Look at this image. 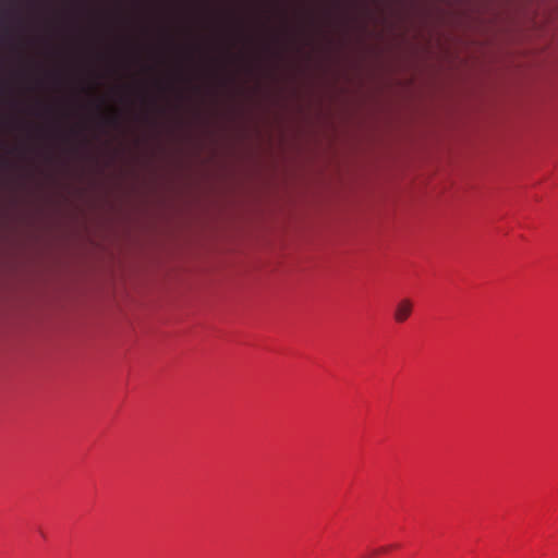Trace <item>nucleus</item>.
I'll list each match as a JSON object with an SVG mask.
<instances>
[{
	"label": "nucleus",
	"instance_id": "obj_1",
	"mask_svg": "<svg viewBox=\"0 0 558 558\" xmlns=\"http://www.w3.org/2000/svg\"><path fill=\"white\" fill-rule=\"evenodd\" d=\"M413 310V303L409 299L401 300L395 307L393 311V318L397 323H403L405 322Z\"/></svg>",
	"mask_w": 558,
	"mask_h": 558
},
{
	"label": "nucleus",
	"instance_id": "obj_2",
	"mask_svg": "<svg viewBox=\"0 0 558 558\" xmlns=\"http://www.w3.org/2000/svg\"><path fill=\"white\" fill-rule=\"evenodd\" d=\"M391 547H380V548H376V549H373L369 554V556H377V555H380V554H384V553H387Z\"/></svg>",
	"mask_w": 558,
	"mask_h": 558
},
{
	"label": "nucleus",
	"instance_id": "obj_3",
	"mask_svg": "<svg viewBox=\"0 0 558 558\" xmlns=\"http://www.w3.org/2000/svg\"><path fill=\"white\" fill-rule=\"evenodd\" d=\"M108 122H110V123L116 122V117H111V118H109V119H108Z\"/></svg>",
	"mask_w": 558,
	"mask_h": 558
}]
</instances>
